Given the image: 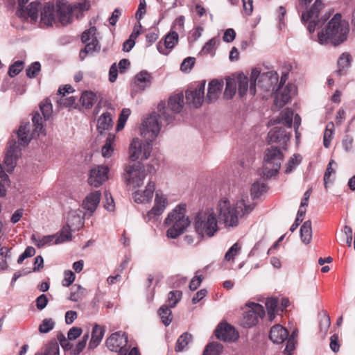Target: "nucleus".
Here are the masks:
<instances>
[{
    "label": "nucleus",
    "instance_id": "79ce46f5",
    "mask_svg": "<svg viewBox=\"0 0 355 355\" xmlns=\"http://www.w3.org/2000/svg\"><path fill=\"white\" fill-rule=\"evenodd\" d=\"M192 336L189 333H184L181 335L177 340V343L175 345V351L176 352H182L185 347L188 345V344L191 341Z\"/></svg>",
    "mask_w": 355,
    "mask_h": 355
},
{
    "label": "nucleus",
    "instance_id": "dca6fc26",
    "mask_svg": "<svg viewBox=\"0 0 355 355\" xmlns=\"http://www.w3.org/2000/svg\"><path fill=\"white\" fill-rule=\"evenodd\" d=\"M205 80H202L194 89H188L186 92V100L189 105L196 108L201 106L205 99Z\"/></svg>",
    "mask_w": 355,
    "mask_h": 355
},
{
    "label": "nucleus",
    "instance_id": "72a5a7b5",
    "mask_svg": "<svg viewBox=\"0 0 355 355\" xmlns=\"http://www.w3.org/2000/svg\"><path fill=\"white\" fill-rule=\"evenodd\" d=\"M300 237L302 241L309 244L312 239V227L311 220L305 221L300 227Z\"/></svg>",
    "mask_w": 355,
    "mask_h": 355
},
{
    "label": "nucleus",
    "instance_id": "c85d7f7f",
    "mask_svg": "<svg viewBox=\"0 0 355 355\" xmlns=\"http://www.w3.org/2000/svg\"><path fill=\"white\" fill-rule=\"evenodd\" d=\"M168 107L173 113H179L184 106V95L182 92L178 93L169 98L168 101Z\"/></svg>",
    "mask_w": 355,
    "mask_h": 355
},
{
    "label": "nucleus",
    "instance_id": "cd10ccee",
    "mask_svg": "<svg viewBox=\"0 0 355 355\" xmlns=\"http://www.w3.org/2000/svg\"><path fill=\"white\" fill-rule=\"evenodd\" d=\"M38 8L39 3L37 2H32L26 10L23 8H18L16 14L20 18L26 19L30 17L32 21H36L38 17Z\"/></svg>",
    "mask_w": 355,
    "mask_h": 355
},
{
    "label": "nucleus",
    "instance_id": "9d476101",
    "mask_svg": "<svg viewBox=\"0 0 355 355\" xmlns=\"http://www.w3.org/2000/svg\"><path fill=\"white\" fill-rule=\"evenodd\" d=\"M284 155L281 150L276 146H271L266 150L262 174L266 178L275 176L282 165Z\"/></svg>",
    "mask_w": 355,
    "mask_h": 355
},
{
    "label": "nucleus",
    "instance_id": "f8f14e48",
    "mask_svg": "<svg viewBox=\"0 0 355 355\" xmlns=\"http://www.w3.org/2000/svg\"><path fill=\"white\" fill-rule=\"evenodd\" d=\"M146 177L145 168L139 162L125 168L124 178L127 184L133 188L139 187L144 183Z\"/></svg>",
    "mask_w": 355,
    "mask_h": 355
},
{
    "label": "nucleus",
    "instance_id": "7ed1b4c3",
    "mask_svg": "<svg viewBox=\"0 0 355 355\" xmlns=\"http://www.w3.org/2000/svg\"><path fill=\"white\" fill-rule=\"evenodd\" d=\"M57 19L62 25H67L72 21L73 9L70 4L60 0L57 1L55 6L49 2L41 9L42 26H52L56 23Z\"/></svg>",
    "mask_w": 355,
    "mask_h": 355
},
{
    "label": "nucleus",
    "instance_id": "5fc2aeb1",
    "mask_svg": "<svg viewBox=\"0 0 355 355\" xmlns=\"http://www.w3.org/2000/svg\"><path fill=\"white\" fill-rule=\"evenodd\" d=\"M55 325V322L52 319H44L43 320L42 324L39 327V331L42 334H46L49 332L51 329H53Z\"/></svg>",
    "mask_w": 355,
    "mask_h": 355
},
{
    "label": "nucleus",
    "instance_id": "39448f33",
    "mask_svg": "<svg viewBox=\"0 0 355 355\" xmlns=\"http://www.w3.org/2000/svg\"><path fill=\"white\" fill-rule=\"evenodd\" d=\"M164 224L170 226L166 232L168 238L176 239L184 234L191 225L189 217L187 215L186 205L180 204L171 211L164 220Z\"/></svg>",
    "mask_w": 355,
    "mask_h": 355
},
{
    "label": "nucleus",
    "instance_id": "473e14b6",
    "mask_svg": "<svg viewBox=\"0 0 355 355\" xmlns=\"http://www.w3.org/2000/svg\"><path fill=\"white\" fill-rule=\"evenodd\" d=\"M236 85H238V93L240 97H243L248 89H250L248 78L243 73H240L237 76Z\"/></svg>",
    "mask_w": 355,
    "mask_h": 355
},
{
    "label": "nucleus",
    "instance_id": "09e8293b",
    "mask_svg": "<svg viewBox=\"0 0 355 355\" xmlns=\"http://www.w3.org/2000/svg\"><path fill=\"white\" fill-rule=\"evenodd\" d=\"M32 121L34 126V131L37 135L43 132L42 118L39 113L33 114Z\"/></svg>",
    "mask_w": 355,
    "mask_h": 355
},
{
    "label": "nucleus",
    "instance_id": "412c9836",
    "mask_svg": "<svg viewBox=\"0 0 355 355\" xmlns=\"http://www.w3.org/2000/svg\"><path fill=\"white\" fill-rule=\"evenodd\" d=\"M151 75L147 71H141L138 73L134 78L132 83V93H137L144 91L151 84Z\"/></svg>",
    "mask_w": 355,
    "mask_h": 355
},
{
    "label": "nucleus",
    "instance_id": "4c0bfd02",
    "mask_svg": "<svg viewBox=\"0 0 355 355\" xmlns=\"http://www.w3.org/2000/svg\"><path fill=\"white\" fill-rule=\"evenodd\" d=\"M115 136L112 134H109L106 138V141L102 147V155L104 157H110L114 152V142Z\"/></svg>",
    "mask_w": 355,
    "mask_h": 355
},
{
    "label": "nucleus",
    "instance_id": "603ef678",
    "mask_svg": "<svg viewBox=\"0 0 355 355\" xmlns=\"http://www.w3.org/2000/svg\"><path fill=\"white\" fill-rule=\"evenodd\" d=\"M0 252V268L6 270L8 268L7 259L10 257V249H1Z\"/></svg>",
    "mask_w": 355,
    "mask_h": 355
},
{
    "label": "nucleus",
    "instance_id": "864d4df0",
    "mask_svg": "<svg viewBox=\"0 0 355 355\" xmlns=\"http://www.w3.org/2000/svg\"><path fill=\"white\" fill-rule=\"evenodd\" d=\"M75 286H76V290L71 292L69 300L73 302H78L85 295V289L80 285Z\"/></svg>",
    "mask_w": 355,
    "mask_h": 355
},
{
    "label": "nucleus",
    "instance_id": "a878e982",
    "mask_svg": "<svg viewBox=\"0 0 355 355\" xmlns=\"http://www.w3.org/2000/svg\"><path fill=\"white\" fill-rule=\"evenodd\" d=\"M288 336V332L286 329L280 324L274 325L270 331V339L275 344H282Z\"/></svg>",
    "mask_w": 355,
    "mask_h": 355
},
{
    "label": "nucleus",
    "instance_id": "58836bf2",
    "mask_svg": "<svg viewBox=\"0 0 355 355\" xmlns=\"http://www.w3.org/2000/svg\"><path fill=\"white\" fill-rule=\"evenodd\" d=\"M80 101L85 109H89L96 101V96L94 92L87 91L82 94Z\"/></svg>",
    "mask_w": 355,
    "mask_h": 355
},
{
    "label": "nucleus",
    "instance_id": "052dcab7",
    "mask_svg": "<svg viewBox=\"0 0 355 355\" xmlns=\"http://www.w3.org/2000/svg\"><path fill=\"white\" fill-rule=\"evenodd\" d=\"M300 162H301L300 156L294 155L293 157H292L291 158V159L289 160V162L287 164L286 168L285 170V173H291L293 171V169L300 163Z\"/></svg>",
    "mask_w": 355,
    "mask_h": 355
},
{
    "label": "nucleus",
    "instance_id": "1a4fd4ad",
    "mask_svg": "<svg viewBox=\"0 0 355 355\" xmlns=\"http://www.w3.org/2000/svg\"><path fill=\"white\" fill-rule=\"evenodd\" d=\"M323 8L324 4L321 0H315L310 7H306V11L302 12V21L304 23L309 22L307 29L309 33H313L317 27L322 26L329 18V12H325L322 15Z\"/></svg>",
    "mask_w": 355,
    "mask_h": 355
},
{
    "label": "nucleus",
    "instance_id": "ddd939ff",
    "mask_svg": "<svg viewBox=\"0 0 355 355\" xmlns=\"http://www.w3.org/2000/svg\"><path fill=\"white\" fill-rule=\"evenodd\" d=\"M250 309L243 313L241 319V325L245 328H250L256 325L259 318L265 315L263 306L257 303H250L248 304Z\"/></svg>",
    "mask_w": 355,
    "mask_h": 355
},
{
    "label": "nucleus",
    "instance_id": "6ab92c4d",
    "mask_svg": "<svg viewBox=\"0 0 355 355\" xmlns=\"http://www.w3.org/2000/svg\"><path fill=\"white\" fill-rule=\"evenodd\" d=\"M69 216L68 224L64 226L60 234L57 235V238L55 241V244L64 243L71 239V228L74 225V223L71 221V218L76 220L78 225L82 224L81 218L80 216H78L75 211L70 212Z\"/></svg>",
    "mask_w": 355,
    "mask_h": 355
},
{
    "label": "nucleus",
    "instance_id": "338daca9",
    "mask_svg": "<svg viewBox=\"0 0 355 355\" xmlns=\"http://www.w3.org/2000/svg\"><path fill=\"white\" fill-rule=\"evenodd\" d=\"M75 277L76 276L72 271H65L62 285L64 286H69L74 282Z\"/></svg>",
    "mask_w": 355,
    "mask_h": 355
},
{
    "label": "nucleus",
    "instance_id": "393cba45",
    "mask_svg": "<svg viewBox=\"0 0 355 355\" xmlns=\"http://www.w3.org/2000/svg\"><path fill=\"white\" fill-rule=\"evenodd\" d=\"M101 193L95 191L89 193L83 202V207L92 214L96 209L101 200Z\"/></svg>",
    "mask_w": 355,
    "mask_h": 355
},
{
    "label": "nucleus",
    "instance_id": "9b49d317",
    "mask_svg": "<svg viewBox=\"0 0 355 355\" xmlns=\"http://www.w3.org/2000/svg\"><path fill=\"white\" fill-rule=\"evenodd\" d=\"M184 17H178L173 22L171 31L165 36L164 42H159L157 48L159 53L168 55L169 50L172 49L178 42V32L184 30Z\"/></svg>",
    "mask_w": 355,
    "mask_h": 355
},
{
    "label": "nucleus",
    "instance_id": "aec40b11",
    "mask_svg": "<svg viewBox=\"0 0 355 355\" xmlns=\"http://www.w3.org/2000/svg\"><path fill=\"white\" fill-rule=\"evenodd\" d=\"M218 339L223 341H233L238 338V333L235 329L227 323H221L215 330Z\"/></svg>",
    "mask_w": 355,
    "mask_h": 355
},
{
    "label": "nucleus",
    "instance_id": "bf43d9fd",
    "mask_svg": "<svg viewBox=\"0 0 355 355\" xmlns=\"http://www.w3.org/2000/svg\"><path fill=\"white\" fill-rule=\"evenodd\" d=\"M199 271L196 272V275L191 279L189 283V289L191 291L196 290L201 284L202 279H204L202 275H199Z\"/></svg>",
    "mask_w": 355,
    "mask_h": 355
},
{
    "label": "nucleus",
    "instance_id": "f03ea898",
    "mask_svg": "<svg viewBox=\"0 0 355 355\" xmlns=\"http://www.w3.org/2000/svg\"><path fill=\"white\" fill-rule=\"evenodd\" d=\"M254 205L249 200L247 194H241L233 207L230 202L224 198L217 205L218 218L225 226L235 227L239 223V218L250 214L254 209Z\"/></svg>",
    "mask_w": 355,
    "mask_h": 355
},
{
    "label": "nucleus",
    "instance_id": "0e129e2a",
    "mask_svg": "<svg viewBox=\"0 0 355 355\" xmlns=\"http://www.w3.org/2000/svg\"><path fill=\"white\" fill-rule=\"evenodd\" d=\"M83 330L80 327H73L69 329L67 334V338L69 340H73L78 338L82 334Z\"/></svg>",
    "mask_w": 355,
    "mask_h": 355
},
{
    "label": "nucleus",
    "instance_id": "e433bc0d",
    "mask_svg": "<svg viewBox=\"0 0 355 355\" xmlns=\"http://www.w3.org/2000/svg\"><path fill=\"white\" fill-rule=\"evenodd\" d=\"M171 308L167 304H164L158 310V314L165 326H168L172 322Z\"/></svg>",
    "mask_w": 355,
    "mask_h": 355
},
{
    "label": "nucleus",
    "instance_id": "a18cd8bd",
    "mask_svg": "<svg viewBox=\"0 0 355 355\" xmlns=\"http://www.w3.org/2000/svg\"><path fill=\"white\" fill-rule=\"evenodd\" d=\"M182 295V293L180 291H170L168 295L167 302L170 307H175V305L179 302L181 300Z\"/></svg>",
    "mask_w": 355,
    "mask_h": 355
},
{
    "label": "nucleus",
    "instance_id": "49530a36",
    "mask_svg": "<svg viewBox=\"0 0 355 355\" xmlns=\"http://www.w3.org/2000/svg\"><path fill=\"white\" fill-rule=\"evenodd\" d=\"M130 113H131L130 110L128 108H123L121 110V112L119 119H118V123H117L116 129V131H120L121 130H122L124 128L125 123H126Z\"/></svg>",
    "mask_w": 355,
    "mask_h": 355
},
{
    "label": "nucleus",
    "instance_id": "ea45409f",
    "mask_svg": "<svg viewBox=\"0 0 355 355\" xmlns=\"http://www.w3.org/2000/svg\"><path fill=\"white\" fill-rule=\"evenodd\" d=\"M236 92V82L232 78H226V87L223 94L224 98L231 99Z\"/></svg>",
    "mask_w": 355,
    "mask_h": 355
},
{
    "label": "nucleus",
    "instance_id": "4d7b16f0",
    "mask_svg": "<svg viewBox=\"0 0 355 355\" xmlns=\"http://www.w3.org/2000/svg\"><path fill=\"white\" fill-rule=\"evenodd\" d=\"M57 235H48L43 236L41 239L37 241L36 245L38 248H42L46 245L55 244V241Z\"/></svg>",
    "mask_w": 355,
    "mask_h": 355
},
{
    "label": "nucleus",
    "instance_id": "c9c22d12",
    "mask_svg": "<svg viewBox=\"0 0 355 355\" xmlns=\"http://www.w3.org/2000/svg\"><path fill=\"white\" fill-rule=\"evenodd\" d=\"M267 187L263 178L256 181L251 187V195L253 198H259L263 192L266 191Z\"/></svg>",
    "mask_w": 355,
    "mask_h": 355
},
{
    "label": "nucleus",
    "instance_id": "37998d69",
    "mask_svg": "<svg viewBox=\"0 0 355 355\" xmlns=\"http://www.w3.org/2000/svg\"><path fill=\"white\" fill-rule=\"evenodd\" d=\"M223 350V345L218 343L208 344L203 352V355H219Z\"/></svg>",
    "mask_w": 355,
    "mask_h": 355
},
{
    "label": "nucleus",
    "instance_id": "774afa93",
    "mask_svg": "<svg viewBox=\"0 0 355 355\" xmlns=\"http://www.w3.org/2000/svg\"><path fill=\"white\" fill-rule=\"evenodd\" d=\"M49 302V300L47 298V296L45 294L40 295L37 299H36V306L37 309L39 310L44 309Z\"/></svg>",
    "mask_w": 355,
    "mask_h": 355
},
{
    "label": "nucleus",
    "instance_id": "2f4dec72",
    "mask_svg": "<svg viewBox=\"0 0 355 355\" xmlns=\"http://www.w3.org/2000/svg\"><path fill=\"white\" fill-rule=\"evenodd\" d=\"M113 125L112 118L110 113H103L98 119L97 130L102 134L103 131L108 130Z\"/></svg>",
    "mask_w": 355,
    "mask_h": 355
},
{
    "label": "nucleus",
    "instance_id": "69168bd1",
    "mask_svg": "<svg viewBox=\"0 0 355 355\" xmlns=\"http://www.w3.org/2000/svg\"><path fill=\"white\" fill-rule=\"evenodd\" d=\"M195 64V58L192 57H188L185 58L181 64L180 69L182 71H187L190 70Z\"/></svg>",
    "mask_w": 355,
    "mask_h": 355
},
{
    "label": "nucleus",
    "instance_id": "8fccbe9b",
    "mask_svg": "<svg viewBox=\"0 0 355 355\" xmlns=\"http://www.w3.org/2000/svg\"><path fill=\"white\" fill-rule=\"evenodd\" d=\"M333 164H336V163L333 159H331L327 165V169L324 175V184L325 188H327V184L329 182H332L330 180L331 175L335 174L336 173V171L332 168Z\"/></svg>",
    "mask_w": 355,
    "mask_h": 355
},
{
    "label": "nucleus",
    "instance_id": "f704fd0d",
    "mask_svg": "<svg viewBox=\"0 0 355 355\" xmlns=\"http://www.w3.org/2000/svg\"><path fill=\"white\" fill-rule=\"evenodd\" d=\"M293 117V111L290 108H287L282 112L280 116L277 117L276 120H275V123H283L288 128H291L292 126Z\"/></svg>",
    "mask_w": 355,
    "mask_h": 355
},
{
    "label": "nucleus",
    "instance_id": "a211bd4d",
    "mask_svg": "<svg viewBox=\"0 0 355 355\" xmlns=\"http://www.w3.org/2000/svg\"><path fill=\"white\" fill-rule=\"evenodd\" d=\"M109 168L105 166H98L90 171L88 182L91 186L98 187L107 180Z\"/></svg>",
    "mask_w": 355,
    "mask_h": 355
},
{
    "label": "nucleus",
    "instance_id": "a19ab883",
    "mask_svg": "<svg viewBox=\"0 0 355 355\" xmlns=\"http://www.w3.org/2000/svg\"><path fill=\"white\" fill-rule=\"evenodd\" d=\"M334 123L333 122L328 123L323 135V145L326 148H328L330 146L331 141L334 137Z\"/></svg>",
    "mask_w": 355,
    "mask_h": 355
},
{
    "label": "nucleus",
    "instance_id": "7c9ffc66",
    "mask_svg": "<svg viewBox=\"0 0 355 355\" xmlns=\"http://www.w3.org/2000/svg\"><path fill=\"white\" fill-rule=\"evenodd\" d=\"M105 330L102 326L95 324L92 333V338L89 343V349L96 348L101 342L104 336Z\"/></svg>",
    "mask_w": 355,
    "mask_h": 355
},
{
    "label": "nucleus",
    "instance_id": "423d86ee",
    "mask_svg": "<svg viewBox=\"0 0 355 355\" xmlns=\"http://www.w3.org/2000/svg\"><path fill=\"white\" fill-rule=\"evenodd\" d=\"M30 124L26 123L20 125L17 130L18 145L14 139L9 141V146L6 153L4 159V165L8 173H12L17 164L19 146H26L31 141L32 137L29 135Z\"/></svg>",
    "mask_w": 355,
    "mask_h": 355
},
{
    "label": "nucleus",
    "instance_id": "bb28decb",
    "mask_svg": "<svg viewBox=\"0 0 355 355\" xmlns=\"http://www.w3.org/2000/svg\"><path fill=\"white\" fill-rule=\"evenodd\" d=\"M290 139V135L288 134L284 128L275 127L270 130L268 135V142H282L286 143Z\"/></svg>",
    "mask_w": 355,
    "mask_h": 355
},
{
    "label": "nucleus",
    "instance_id": "2eb2a0df",
    "mask_svg": "<svg viewBox=\"0 0 355 355\" xmlns=\"http://www.w3.org/2000/svg\"><path fill=\"white\" fill-rule=\"evenodd\" d=\"M127 343L128 337L125 333L122 331L112 334L106 340V345L110 351L120 354L125 352V354H126L127 349H124V347Z\"/></svg>",
    "mask_w": 355,
    "mask_h": 355
},
{
    "label": "nucleus",
    "instance_id": "f3484780",
    "mask_svg": "<svg viewBox=\"0 0 355 355\" xmlns=\"http://www.w3.org/2000/svg\"><path fill=\"white\" fill-rule=\"evenodd\" d=\"M168 205V199L166 196L161 191H157L155 194V205L147 213L148 220L154 219L160 216Z\"/></svg>",
    "mask_w": 355,
    "mask_h": 355
},
{
    "label": "nucleus",
    "instance_id": "6e6d98bb",
    "mask_svg": "<svg viewBox=\"0 0 355 355\" xmlns=\"http://www.w3.org/2000/svg\"><path fill=\"white\" fill-rule=\"evenodd\" d=\"M240 250L241 246L238 243H235L225 253V259L226 261L233 260Z\"/></svg>",
    "mask_w": 355,
    "mask_h": 355
},
{
    "label": "nucleus",
    "instance_id": "f257e3e1",
    "mask_svg": "<svg viewBox=\"0 0 355 355\" xmlns=\"http://www.w3.org/2000/svg\"><path fill=\"white\" fill-rule=\"evenodd\" d=\"M157 113L153 112L149 116L144 118L140 133L142 137L146 138V141L135 138L131 141L129 146V158L131 161L137 160L144 161L149 158L152 149V141L158 136L162 120L166 125L171 123L174 116L169 114L166 110L164 103H159L157 106Z\"/></svg>",
    "mask_w": 355,
    "mask_h": 355
},
{
    "label": "nucleus",
    "instance_id": "6e6552de",
    "mask_svg": "<svg viewBox=\"0 0 355 355\" xmlns=\"http://www.w3.org/2000/svg\"><path fill=\"white\" fill-rule=\"evenodd\" d=\"M278 74L275 71L261 73V70L255 68L251 71L250 76V93L254 96L257 92V86L264 90L275 89V85L278 82Z\"/></svg>",
    "mask_w": 355,
    "mask_h": 355
},
{
    "label": "nucleus",
    "instance_id": "680f3d73",
    "mask_svg": "<svg viewBox=\"0 0 355 355\" xmlns=\"http://www.w3.org/2000/svg\"><path fill=\"white\" fill-rule=\"evenodd\" d=\"M44 355H59V346L57 342L53 341L49 343Z\"/></svg>",
    "mask_w": 355,
    "mask_h": 355
},
{
    "label": "nucleus",
    "instance_id": "0eeeda50",
    "mask_svg": "<svg viewBox=\"0 0 355 355\" xmlns=\"http://www.w3.org/2000/svg\"><path fill=\"white\" fill-rule=\"evenodd\" d=\"M193 227L200 237H212L218 230L216 213L213 209H206L196 213Z\"/></svg>",
    "mask_w": 355,
    "mask_h": 355
},
{
    "label": "nucleus",
    "instance_id": "de8ad7c7",
    "mask_svg": "<svg viewBox=\"0 0 355 355\" xmlns=\"http://www.w3.org/2000/svg\"><path fill=\"white\" fill-rule=\"evenodd\" d=\"M217 43V40L215 37L210 39L203 46L200 54L207 55L209 53H213Z\"/></svg>",
    "mask_w": 355,
    "mask_h": 355
},
{
    "label": "nucleus",
    "instance_id": "3c124183",
    "mask_svg": "<svg viewBox=\"0 0 355 355\" xmlns=\"http://www.w3.org/2000/svg\"><path fill=\"white\" fill-rule=\"evenodd\" d=\"M24 62L17 60L10 67L8 70V74L10 77H14L18 75L24 68Z\"/></svg>",
    "mask_w": 355,
    "mask_h": 355
},
{
    "label": "nucleus",
    "instance_id": "e2e57ef3",
    "mask_svg": "<svg viewBox=\"0 0 355 355\" xmlns=\"http://www.w3.org/2000/svg\"><path fill=\"white\" fill-rule=\"evenodd\" d=\"M88 339H89V334L87 333L83 336L81 340L76 345V346L73 350L74 354H79L81 352H83V350L85 349V347L86 346Z\"/></svg>",
    "mask_w": 355,
    "mask_h": 355
},
{
    "label": "nucleus",
    "instance_id": "13d9d810",
    "mask_svg": "<svg viewBox=\"0 0 355 355\" xmlns=\"http://www.w3.org/2000/svg\"><path fill=\"white\" fill-rule=\"evenodd\" d=\"M40 69V63L39 62H35L26 69V75L30 78H35Z\"/></svg>",
    "mask_w": 355,
    "mask_h": 355
},
{
    "label": "nucleus",
    "instance_id": "b1692460",
    "mask_svg": "<svg viewBox=\"0 0 355 355\" xmlns=\"http://www.w3.org/2000/svg\"><path fill=\"white\" fill-rule=\"evenodd\" d=\"M155 186L154 182L149 180L144 191H135L132 194L135 202L137 203H146L149 202L153 198Z\"/></svg>",
    "mask_w": 355,
    "mask_h": 355
},
{
    "label": "nucleus",
    "instance_id": "4468645a",
    "mask_svg": "<svg viewBox=\"0 0 355 355\" xmlns=\"http://www.w3.org/2000/svg\"><path fill=\"white\" fill-rule=\"evenodd\" d=\"M96 34V28L95 26H92L83 33L81 40L86 45L79 54L81 60H83L88 53H93L100 49Z\"/></svg>",
    "mask_w": 355,
    "mask_h": 355
},
{
    "label": "nucleus",
    "instance_id": "c756f323",
    "mask_svg": "<svg viewBox=\"0 0 355 355\" xmlns=\"http://www.w3.org/2000/svg\"><path fill=\"white\" fill-rule=\"evenodd\" d=\"M352 57L348 53H343L338 58V70L335 71V73L338 76H343L345 73V70L351 66Z\"/></svg>",
    "mask_w": 355,
    "mask_h": 355
},
{
    "label": "nucleus",
    "instance_id": "c03bdc74",
    "mask_svg": "<svg viewBox=\"0 0 355 355\" xmlns=\"http://www.w3.org/2000/svg\"><path fill=\"white\" fill-rule=\"evenodd\" d=\"M40 110L45 120H49L53 112V106L51 101L46 98L40 104Z\"/></svg>",
    "mask_w": 355,
    "mask_h": 355
},
{
    "label": "nucleus",
    "instance_id": "5701e85b",
    "mask_svg": "<svg viewBox=\"0 0 355 355\" xmlns=\"http://www.w3.org/2000/svg\"><path fill=\"white\" fill-rule=\"evenodd\" d=\"M223 87V81L212 80L209 82L207 88V96L205 98L208 103L216 101L220 96Z\"/></svg>",
    "mask_w": 355,
    "mask_h": 355
},
{
    "label": "nucleus",
    "instance_id": "20e7f679",
    "mask_svg": "<svg viewBox=\"0 0 355 355\" xmlns=\"http://www.w3.org/2000/svg\"><path fill=\"white\" fill-rule=\"evenodd\" d=\"M348 33L347 23L342 20L340 14L337 13L318 33V42L320 44L331 43L337 46L346 40Z\"/></svg>",
    "mask_w": 355,
    "mask_h": 355
},
{
    "label": "nucleus",
    "instance_id": "4be33fe9",
    "mask_svg": "<svg viewBox=\"0 0 355 355\" xmlns=\"http://www.w3.org/2000/svg\"><path fill=\"white\" fill-rule=\"evenodd\" d=\"M293 89L292 85L286 87H278L275 94V105L279 108L284 106L291 98V92Z\"/></svg>",
    "mask_w": 355,
    "mask_h": 355
}]
</instances>
